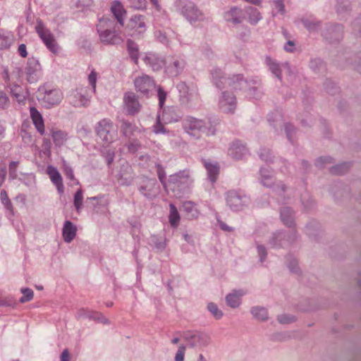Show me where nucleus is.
Instances as JSON below:
<instances>
[{
  "instance_id": "1",
  "label": "nucleus",
  "mask_w": 361,
  "mask_h": 361,
  "mask_svg": "<svg viewBox=\"0 0 361 361\" xmlns=\"http://www.w3.org/2000/svg\"><path fill=\"white\" fill-rule=\"evenodd\" d=\"M212 76L214 84L219 89L226 87V84L233 89H245L247 91L246 96L255 100L260 99L263 92L261 88V81L258 77H253L249 80H243L241 74L233 75L226 78L223 71L219 68L212 71Z\"/></svg>"
},
{
  "instance_id": "2",
  "label": "nucleus",
  "mask_w": 361,
  "mask_h": 361,
  "mask_svg": "<svg viewBox=\"0 0 361 361\" xmlns=\"http://www.w3.org/2000/svg\"><path fill=\"white\" fill-rule=\"evenodd\" d=\"M100 42L104 45H117L123 42L120 33L116 30L115 22L109 18H101L97 25Z\"/></svg>"
},
{
  "instance_id": "3",
  "label": "nucleus",
  "mask_w": 361,
  "mask_h": 361,
  "mask_svg": "<svg viewBox=\"0 0 361 361\" xmlns=\"http://www.w3.org/2000/svg\"><path fill=\"white\" fill-rule=\"evenodd\" d=\"M175 6L176 11L191 25L207 20L204 13L190 1L176 0Z\"/></svg>"
},
{
  "instance_id": "4",
  "label": "nucleus",
  "mask_w": 361,
  "mask_h": 361,
  "mask_svg": "<svg viewBox=\"0 0 361 361\" xmlns=\"http://www.w3.org/2000/svg\"><path fill=\"white\" fill-rule=\"evenodd\" d=\"M183 127L185 133L192 136H195V132H201L207 136L214 135L216 133V128L209 119L187 116L183 121Z\"/></svg>"
},
{
  "instance_id": "5",
  "label": "nucleus",
  "mask_w": 361,
  "mask_h": 361,
  "mask_svg": "<svg viewBox=\"0 0 361 361\" xmlns=\"http://www.w3.org/2000/svg\"><path fill=\"white\" fill-rule=\"evenodd\" d=\"M193 181L190 171L183 170L169 176L168 187L173 191H178L180 194L187 191L192 186Z\"/></svg>"
},
{
  "instance_id": "6",
  "label": "nucleus",
  "mask_w": 361,
  "mask_h": 361,
  "mask_svg": "<svg viewBox=\"0 0 361 361\" xmlns=\"http://www.w3.org/2000/svg\"><path fill=\"white\" fill-rule=\"evenodd\" d=\"M95 131L104 147L113 142L116 137V130L114 129V123L109 118H103L99 121L96 124Z\"/></svg>"
},
{
  "instance_id": "7",
  "label": "nucleus",
  "mask_w": 361,
  "mask_h": 361,
  "mask_svg": "<svg viewBox=\"0 0 361 361\" xmlns=\"http://www.w3.org/2000/svg\"><path fill=\"white\" fill-rule=\"evenodd\" d=\"M226 205L233 212H240L247 208L251 201L249 196L242 191L229 190L226 194Z\"/></svg>"
},
{
  "instance_id": "8",
  "label": "nucleus",
  "mask_w": 361,
  "mask_h": 361,
  "mask_svg": "<svg viewBox=\"0 0 361 361\" xmlns=\"http://www.w3.org/2000/svg\"><path fill=\"white\" fill-rule=\"evenodd\" d=\"M94 94L88 86H80L71 90L68 96L70 104L75 107L87 106Z\"/></svg>"
},
{
  "instance_id": "9",
  "label": "nucleus",
  "mask_w": 361,
  "mask_h": 361,
  "mask_svg": "<svg viewBox=\"0 0 361 361\" xmlns=\"http://www.w3.org/2000/svg\"><path fill=\"white\" fill-rule=\"evenodd\" d=\"M176 87L179 93V102L183 106L192 107L197 103L199 96L195 87H189L185 82H180Z\"/></svg>"
},
{
  "instance_id": "10",
  "label": "nucleus",
  "mask_w": 361,
  "mask_h": 361,
  "mask_svg": "<svg viewBox=\"0 0 361 361\" xmlns=\"http://www.w3.org/2000/svg\"><path fill=\"white\" fill-rule=\"evenodd\" d=\"M63 99L62 92L57 89L39 90V101L47 109L59 105Z\"/></svg>"
},
{
  "instance_id": "11",
  "label": "nucleus",
  "mask_w": 361,
  "mask_h": 361,
  "mask_svg": "<svg viewBox=\"0 0 361 361\" xmlns=\"http://www.w3.org/2000/svg\"><path fill=\"white\" fill-rule=\"evenodd\" d=\"M138 191L147 199L152 200L158 195L159 185L155 178L143 177L139 183Z\"/></svg>"
},
{
  "instance_id": "12",
  "label": "nucleus",
  "mask_w": 361,
  "mask_h": 361,
  "mask_svg": "<svg viewBox=\"0 0 361 361\" xmlns=\"http://www.w3.org/2000/svg\"><path fill=\"white\" fill-rule=\"evenodd\" d=\"M128 28L131 32L132 36L142 35L147 28V17L141 14L132 16L128 23Z\"/></svg>"
},
{
  "instance_id": "13",
  "label": "nucleus",
  "mask_w": 361,
  "mask_h": 361,
  "mask_svg": "<svg viewBox=\"0 0 361 361\" xmlns=\"http://www.w3.org/2000/svg\"><path fill=\"white\" fill-rule=\"evenodd\" d=\"M297 238V231L293 228L288 235L283 231H277L274 233L269 239V244L273 248L283 247L286 244H289Z\"/></svg>"
},
{
  "instance_id": "14",
  "label": "nucleus",
  "mask_w": 361,
  "mask_h": 361,
  "mask_svg": "<svg viewBox=\"0 0 361 361\" xmlns=\"http://www.w3.org/2000/svg\"><path fill=\"white\" fill-rule=\"evenodd\" d=\"M165 72L171 77H176L180 74L185 67V62L179 56H171L165 62Z\"/></svg>"
},
{
  "instance_id": "15",
  "label": "nucleus",
  "mask_w": 361,
  "mask_h": 361,
  "mask_svg": "<svg viewBox=\"0 0 361 361\" xmlns=\"http://www.w3.org/2000/svg\"><path fill=\"white\" fill-rule=\"evenodd\" d=\"M27 80L30 83L36 82L41 77V66L35 58H29L25 67Z\"/></svg>"
},
{
  "instance_id": "16",
  "label": "nucleus",
  "mask_w": 361,
  "mask_h": 361,
  "mask_svg": "<svg viewBox=\"0 0 361 361\" xmlns=\"http://www.w3.org/2000/svg\"><path fill=\"white\" fill-rule=\"evenodd\" d=\"M237 101L235 96L230 92L224 91L219 99V106L225 113H233L236 108Z\"/></svg>"
},
{
  "instance_id": "17",
  "label": "nucleus",
  "mask_w": 361,
  "mask_h": 361,
  "mask_svg": "<svg viewBox=\"0 0 361 361\" xmlns=\"http://www.w3.org/2000/svg\"><path fill=\"white\" fill-rule=\"evenodd\" d=\"M184 339L190 348L207 346L210 342V338L206 334L201 332L186 333Z\"/></svg>"
},
{
  "instance_id": "18",
  "label": "nucleus",
  "mask_w": 361,
  "mask_h": 361,
  "mask_svg": "<svg viewBox=\"0 0 361 361\" xmlns=\"http://www.w3.org/2000/svg\"><path fill=\"white\" fill-rule=\"evenodd\" d=\"M115 177L119 184L123 185H130L134 178L132 167L128 163L121 164L119 171L115 173Z\"/></svg>"
},
{
  "instance_id": "19",
  "label": "nucleus",
  "mask_w": 361,
  "mask_h": 361,
  "mask_svg": "<svg viewBox=\"0 0 361 361\" xmlns=\"http://www.w3.org/2000/svg\"><path fill=\"white\" fill-rule=\"evenodd\" d=\"M134 85L137 91L142 94H147L155 86L154 80L145 74L137 77L134 80Z\"/></svg>"
},
{
  "instance_id": "20",
  "label": "nucleus",
  "mask_w": 361,
  "mask_h": 361,
  "mask_svg": "<svg viewBox=\"0 0 361 361\" xmlns=\"http://www.w3.org/2000/svg\"><path fill=\"white\" fill-rule=\"evenodd\" d=\"M343 29L341 25H330L326 30L322 31V35L330 43L338 42L343 37Z\"/></svg>"
},
{
  "instance_id": "21",
  "label": "nucleus",
  "mask_w": 361,
  "mask_h": 361,
  "mask_svg": "<svg viewBox=\"0 0 361 361\" xmlns=\"http://www.w3.org/2000/svg\"><path fill=\"white\" fill-rule=\"evenodd\" d=\"M123 103L128 114L135 115L141 108L137 97L133 92H127L124 94Z\"/></svg>"
},
{
  "instance_id": "22",
  "label": "nucleus",
  "mask_w": 361,
  "mask_h": 361,
  "mask_svg": "<svg viewBox=\"0 0 361 361\" xmlns=\"http://www.w3.org/2000/svg\"><path fill=\"white\" fill-rule=\"evenodd\" d=\"M78 318H85L99 322L104 324H109V320L106 318L101 312H96L90 309H80L77 312Z\"/></svg>"
},
{
  "instance_id": "23",
  "label": "nucleus",
  "mask_w": 361,
  "mask_h": 361,
  "mask_svg": "<svg viewBox=\"0 0 361 361\" xmlns=\"http://www.w3.org/2000/svg\"><path fill=\"white\" fill-rule=\"evenodd\" d=\"M224 18L226 22L233 24H240L244 20L243 11L237 6L231 7L224 14Z\"/></svg>"
},
{
  "instance_id": "24",
  "label": "nucleus",
  "mask_w": 361,
  "mask_h": 361,
  "mask_svg": "<svg viewBox=\"0 0 361 361\" xmlns=\"http://www.w3.org/2000/svg\"><path fill=\"white\" fill-rule=\"evenodd\" d=\"M243 290H233L225 297L226 305L231 308L235 309L240 306L242 298L245 295Z\"/></svg>"
},
{
  "instance_id": "25",
  "label": "nucleus",
  "mask_w": 361,
  "mask_h": 361,
  "mask_svg": "<svg viewBox=\"0 0 361 361\" xmlns=\"http://www.w3.org/2000/svg\"><path fill=\"white\" fill-rule=\"evenodd\" d=\"M247 153V147L239 140L232 142L228 151V155L235 159H241Z\"/></svg>"
},
{
  "instance_id": "26",
  "label": "nucleus",
  "mask_w": 361,
  "mask_h": 361,
  "mask_svg": "<svg viewBox=\"0 0 361 361\" xmlns=\"http://www.w3.org/2000/svg\"><path fill=\"white\" fill-rule=\"evenodd\" d=\"M47 173L49 175L51 181L56 186L59 193H63L64 186L63 184L62 177L56 168L49 165L47 168Z\"/></svg>"
},
{
  "instance_id": "27",
  "label": "nucleus",
  "mask_w": 361,
  "mask_h": 361,
  "mask_svg": "<svg viewBox=\"0 0 361 361\" xmlns=\"http://www.w3.org/2000/svg\"><path fill=\"white\" fill-rule=\"evenodd\" d=\"M143 61L147 66H149L154 71L160 70L165 64V61L161 56L151 52L145 54Z\"/></svg>"
},
{
  "instance_id": "28",
  "label": "nucleus",
  "mask_w": 361,
  "mask_h": 361,
  "mask_svg": "<svg viewBox=\"0 0 361 361\" xmlns=\"http://www.w3.org/2000/svg\"><path fill=\"white\" fill-rule=\"evenodd\" d=\"M202 164L207 170L209 180L214 183L216 182L219 173V166L218 163L207 159H202Z\"/></svg>"
},
{
  "instance_id": "29",
  "label": "nucleus",
  "mask_w": 361,
  "mask_h": 361,
  "mask_svg": "<svg viewBox=\"0 0 361 361\" xmlns=\"http://www.w3.org/2000/svg\"><path fill=\"white\" fill-rule=\"evenodd\" d=\"M30 116L32 120V122L37 130V132L43 135L45 133L44 120L39 112V111L35 107H30Z\"/></svg>"
},
{
  "instance_id": "30",
  "label": "nucleus",
  "mask_w": 361,
  "mask_h": 361,
  "mask_svg": "<svg viewBox=\"0 0 361 361\" xmlns=\"http://www.w3.org/2000/svg\"><path fill=\"white\" fill-rule=\"evenodd\" d=\"M119 123L120 133L126 138H130L137 130V127L133 123L124 118L120 119Z\"/></svg>"
},
{
  "instance_id": "31",
  "label": "nucleus",
  "mask_w": 361,
  "mask_h": 361,
  "mask_svg": "<svg viewBox=\"0 0 361 361\" xmlns=\"http://www.w3.org/2000/svg\"><path fill=\"white\" fill-rule=\"evenodd\" d=\"M111 11L121 27L124 25V17L126 11L120 1H114L111 6Z\"/></svg>"
},
{
  "instance_id": "32",
  "label": "nucleus",
  "mask_w": 361,
  "mask_h": 361,
  "mask_svg": "<svg viewBox=\"0 0 361 361\" xmlns=\"http://www.w3.org/2000/svg\"><path fill=\"white\" fill-rule=\"evenodd\" d=\"M77 232V227L70 221H66L64 222L62 235L63 240L70 243L75 237Z\"/></svg>"
},
{
  "instance_id": "33",
  "label": "nucleus",
  "mask_w": 361,
  "mask_h": 361,
  "mask_svg": "<svg viewBox=\"0 0 361 361\" xmlns=\"http://www.w3.org/2000/svg\"><path fill=\"white\" fill-rule=\"evenodd\" d=\"M181 117L180 112L176 108L171 107L163 111L161 120L164 123H173L179 121Z\"/></svg>"
},
{
  "instance_id": "34",
  "label": "nucleus",
  "mask_w": 361,
  "mask_h": 361,
  "mask_svg": "<svg viewBox=\"0 0 361 361\" xmlns=\"http://www.w3.org/2000/svg\"><path fill=\"white\" fill-rule=\"evenodd\" d=\"M244 13L247 16V22L251 25H256L262 19V15L259 11L252 6H246Z\"/></svg>"
},
{
  "instance_id": "35",
  "label": "nucleus",
  "mask_w": 361,
  "mask_h": 361,
  "mask_svg": "<svg viewBox=\"0 0 361 361\" xmlns=\"http://www.w3.org/2000/svg\"><path fill=\"white\" fill-rule=\"evenodd\" d=\"M35 29L39 37L41 39L42 42H44L45 40L48 39H51L53 37H54V35L51 33L50 30H49L44 24L42 20L39 18L37 19L36 20Z\"/></svg>"
},
{
  "instance_id": "36",
  "label": "nucleus",
  "mask_w": 361,
  "mask_h": 361,
  "mask_svg": "<svg viewBox=\"0 0 361 361\" xmlns=\"http://www.w3.org/2000/svg\"><path fill=\"white\" fill-rule=\"evenodd\" d=\"M50 133L54 145L57 147L63 146L68 140V133L66 131L52 128Z\"/></svg>"
},
{
  "instance_id": "37",
  "label": "nucleus",
  "mask_w": 361,
  "mask_h": 361,
  "mask_svg": "<svg viewBox=\"0 0 361 361\" xmlns=\"http://www.w3.org/2000/svg\"><path fill=\"white\" fill-rule=\"evenodd\" d=\"M280 216L285 226L291 228L295 225L294 212L290 207H283L280 212Z\"/></svg>"
},
{
  "instance_id": "38",
  "label": "nucleus",
  "mask_w": 361,
  "mask_h": 361,
  "mask_svg": "<svg viewBox=\"0 0 361 361\" xmlns=\"http://www.w3.org/2000/svg\"><path fill=\"white\" fill-rule=\"evenodd\" d=\"M265 63L271 73L279 80H281L282 75L280 63L270 56L266 57Z\"/></svg>"
},
{
  "instance_id": "39",
  "label": "nucleus",
  "mask_w": 361,
  "mask_h": 361,
  "mask_svg": "<svg viewBox=\"0 0 361 361\" xmlns=\"http://www.w3.org/2000/svg\"><path fill=\"white\" fill-rule=\"evenodd\" d=\"M250 313L255 319L260 322H265L269 318L267 310L264 307L254 306L250 309Z\"/></svg>"
},
{
  "instance_id": "40",
  "label": "nucleus",
  "mask_w": 361,
  "mask_h": 361,
  "mask_svg": "<svg viewBox=\"0 0 361 361\" xmlns=\"http://www.w3.org/2000/svg\"><path fill=\"white\" fill-rule=\"evenodd\" d=\"M8 86L10 88V92L13 97L15 98L19 104H24L25 101V96L24 94L23 87L15 84H9Z\"/></svg>"
},
{
  "instance_id": "41",
  "label": "nucleus",
  "mask_w": 361,
  "mask_h": 361,
  "mask_svg": "<svg viewBox=\"0 0 361 361\" xmlns=\"http://www.w3.org/2000/svg\"><path fill=\"white\" fill-rule=\"evenodd\" d=\"M261 183L264 186L271 187L273 185V173L267 167L260 169Z\"/></svg>"
},
{
  "instance_id": "42",
  "label": "nucleus",
  "mask_w": 361,
  "mask_h": 361,
  "mask_svg": "<svg viewBox=\"0 0 361 361\" xmlns=\"http://www.w3.org/2000/svg\"><path fill=\"white\" fill-rule=\"evenodd\" d=\"M0 199L1 201L2 204L4 206V208L6 210V216L7 217L11 219V217L13 216V208L12 203L10 200V199L8 197V195L5 190H1L0 193Z\"/></svg>"
},
{
  "instance_id": "43",
  "label": "nucleus",
  "mask_w": 361,
  "mask_h": 361,
  "mask_svg": "<svg viewBox=\"0 0 361 361\" xmlns=\"http://www.w3.org/2000/svg\"><path fill=\"white\" fill-rule=\"evenodd\" d=\"M302 23L305 27L310 32H317L321 30L320 22L315 18H303L302 19Z\"/></svg>"
},
{
  "instance_id": "44",
  "label": "nucleus",
  "mask_w": 361,
  "mask_h": 361,
  "mask_svg": "<svg viewBox=\"0 0 361 361\" xmlns=\"http://www.w3.org/2000/svg\"><path fill=\"white\" fill-rule=\"evenodd\" d=\"M268 121L271 126L274 127L276 132L282 130L283 120L281 115L276 112L269 116Z\"/></svg>"
},
{
  "instance_id": "45",
  "label": "nucleus",
  "mask_w": 361,
  "mask_h": 361,
  "mask_svg": "<svg viewBox=\"0 0 361 361\" xmlns=\"http://www.w3.org/2000/svg\"><path fill=\"white\" fill-rule=\"evenodd\" d=\"M149 244L158 251L162 252L166 246V240L165 238L152 235L149 239Z\"/></svg>"
},
{
  "instance_id": "46",
  "label": "nucleus",
  "mask_w": 361,
  "mask_h": 361,
  "mask_svg": "<svg viewBox=\"0 0 361 361\" xmlns=\"http://www.w3.org/2000/svg\"><path fill=\"white\" fill-rule=\"evenodd\" d=\"M127 48L130 58L135 63H137L139 56V49L137 44L133 40L128 39L127 41Z\"/></svg>"
},
{
  "instance_id": "47",
  "label": "nucleus",
  "mask_w": 361,
  "mask_h": 361,
  "mask_svg": "<svg viewBox=\"0 0 361 361\" xmlns=\"http://www.w3.org/2000/svg\"><path fill=\"white\" fill-rule=\"evenodd\" d=\"M272 15L276 16H283L286 13L283 0H273L271 2Z\"/></svg>"
},
{
  "instance_id": "48",
  "label": "nucleus",
  "mask_w": 361,
  "mask_h": 361,
  "mask_svg": "<svg viewBox=\"0 0 361 361\" xmlns=\"http://www.w3.org/2000/svg\"><path fill=\"white\" fill-rule=\"evenodd\" d=\"M310 68L315 73H321L325 71V64L320 59H312L310 62Z\"/></svg>"
},
{
  "instance_id": "49",
  "label": "nucleus",
  "mask_w": 361,
  "mask_h": 361,
  "mask_svg": "<svg viewBox=\"0 0 361 361\" xmlns=\"http://www.w3.org/2000/svg\"><path fill=\"white\" fill-rule=\"evenodd\" d=\"M82 202H83V192L82 189H78L75 195L73 198V204L75 208V210L78 213H80L82 208Z\"/></svg>"
},
{
  "instance_id": "50",
  "label": "nucleus",
  "mask_w": 361,
  "mask_h": 361,
  "mask_svg": "<svg viewBox=\"0 0 361 361\" xmlns=\"http://www.w3.org/2000/svg\"><path fill=\"white\" fill-rule=\"evenodd\" d=\"M169 222L171 225L173 227H176L179 224L180 216L178 212L173 204H170V214H169Z\"/></svg>"
},
{
  "instance_id": "51",
  "label": "nucleus",
  "mask_w": 361,
  "mask_h": 361,
  "mask_svg": "<svg viewBox=\"0 0 361 361\" xmlns=\"http://www.w3.org/2000/svg\"><path fill=\"white\" fill-rule=\"evenodd\" d=\"M182 211L185 212L192 218L197 216V210L195 207L193 202L190 201L183 202L182 205Z\"/></svg>"
},
{
  "instance_id": "52",
  "label": "nucleus",
  "mask_w": 361,
  "mask_h": 361,
  "mask_svg": "<svg viewBox=\"0 0 361 361\" xmlns=\"http://www.w3.org/2000/svg\"><path fill=\"white\" fill-rule=\"evenodd\" d=\"M207 310L217 320L221 319L224 315L223 312L218 307L217 305L214 302H209L207 304Z\"/></svg>"
},
{
  "instance_id": "53",
  "label": "nucleus",
  "mask_w": 361,
  "mask_h": 361,
  "mask_svg": "<svg viewBox=\"0 0 361 361\" xmlns=\"http://www.w3.org/2000/svg\"><path fill=\"white\" fill-rule=\"evenodd\" d=\"M349 168L350 164L348 163H342L331 167L330 171L334 174L342 175L347 172Z\"/></svg>"
},
{
  "instance_id": "54",
  "label": "nucleus",
  "mask_w": 361,
  "mask_h": 361,
  "mask_svg": "<svg viewBox=\"0 0 361 361\" xmlns=\"http://www.w3.org/2000/svg\"><path fill=\"white\" fill-rule=\"evenodd\" d=\"M47 49H49L51 53L56 54L59 53V45L56 42L55 37H53L51 39L45 40L43 42Z\"/></svg>"
},
{
  "instance_id": "55",
  "label": "nucleus",
  "mask_w": 361,
  "mask_h": 361,
  "mask_svg": "<svg viewBox=\"0 0 361 361\" xmlns=\"http://www.w3.org/2000/svg\"><path fill=\"white\" fill-rule=\"evenodd\" d=\"M21 293H23V297L20 298V302L24 303L25 302H29L32 300L34 296L33 290L29 288H21Z\"/></svg>"
},
{
  "instance_id": "56",
  "label": "nucleus",
  "mask_w": 361,
  "mask_h": 361,
  "mask_svg": "<svg viewBox=\"0 0 361 361\" xmlns=\"http://www.w3.org/2000/svg\"><path fill=\"white\" fill-rule=\"evenodd\" d=\"M153 131L156 134H165L169 132L161 123V118L159 116H157L156 124L153 126Z\"/></svg>"
},
{
  "instance_id": "57",
  "label": "nucleus",
  "mask_w": 361,
  "mask_h": 361,
  "mask_svg": "<svg viewBox=\"0 0 361 361\" xmlns=\"http://www.w3.org/2000/svg\"><path fill=\"white\" fill-rule=\"evenodd\" d=\"M73 5L78 10H83L92 4V0H72Z\"/></svg>"
},
{
  "instance_id": "58",
  "label": "nucleus",
  "mask_w": 361,
  "mask_h": 361,
  "mask_svg": "<svg viewBox=\"0 0 361 361\" xmlns=\"http://www.w3.org/2000/svg\"><path fill=\"white\" fill-rule=\"evenodd\" d=\"M286 263L291 272L298 273V261L295 257L288 256L286 258Z\"/></svg>"
},
{
  "instance_id": "59",
  "label": "nucleus",
  "mask_w": 361,
  "mask_h": 361,
  "mask_svg": "<svg viewBox=\"0 0 361 361\" xmlns=\"http://www.w3.org/2000/svg\"><path fill=\"white\" fill-rule=\"evenodd\" d=\"M257 252L258 257L259 258V262L261 263L264 262L267 259V252L266 247L263 245L257 243Z\"/></svg>"
},
{
  "instance_id": "60",
  "label": "nucleus",
  "mask_w": 361,
  "mask_h": 361,
  "mask_svg": "<svg viewBox=\"0 0 361 361\" xmlns=\"http://www.w3.org/2000/svg\"><path fill=\"white\" fill-rule=\"evenodd\" d=\"M102 155L105 157L107 165L110 166L114 161L115 153L114 151L111 149H104L102 151Z\"/></svg>"
},
{
  "instance_id": "61",
  "label": "nucleus",
  "mask_w": 361,
  "mask_h": 361,
  "mask_svg": "<svg viewBox=\"0 0 361 361\" xmlns=\"http://www.w3.org/2000/svg\"><path fill=\"white\" fill-rule=\"evenodd\" d=\"M10 106V100L5 92L0 90V109H6Z\"/></svg>"
},
{
  "instance_id": "62",
  "label": "nucleus",
  "mask_w": 361,
  "mask_h": 361,
  "mask_svg": "<svg viewBox=\"0 0 361 361\" xmlns=\"http://www.w3.org/2000/svg\"><path fill=\"white\" fill-rule=\"evenodd\" d=\"M277 320L280 324H286L294 322L295 317L290 314H281L278 316Z\"/></svg>"
},
{
  "instance_id": "63",
  "label": "nucleus",
  "mask_w": 361,
  "mask_h": 361,
  "mask_svg": "<svg viewBox=\"0 0 361 361\" xmlns=\"http://www.w3.org/2000/svg\"><path fill=\"white\" fill-rule=\"evenodd\" d=\"M260 159L265 162H273L271 152L269 149H262L259 153Z\"/></svg>"
},
{
  "instance_id": "64",
  "label": "nucleus",
  "mask_w": 361,
  "mask_h": 361,
  "mask_svg": "<svg viewBox=\"0 0 361 361\" xmlns=\"http://www.w3.org/2000/svg\"><path fill=\"white\" fill-rule=\"evenodd\" d=\"M186 347L184 345H180L174 357V361H184Z\"/></svg>"
}]
</instances>
